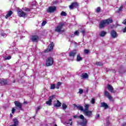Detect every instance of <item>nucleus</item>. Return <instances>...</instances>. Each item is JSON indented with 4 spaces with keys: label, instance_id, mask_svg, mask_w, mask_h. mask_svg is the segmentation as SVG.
Wrapping results in <instances>:
<instances>
[{
    "label": "nucleus",
    "instance_id": "1",
    "mask_svg": "<svg viewBox=\"0 0 126 126\" xmlns=\"http://www.w3.org/2000/svg\"><path fill=\"white\" fill-rule=\"evenodd\" d=\"M78 119H80L82 120H78L77 121L78 125H79L81 126H87V119H85L84 116L82 114H81L80 116H77Z\"/></svg>",
    "mask_w": 126,
    "mask_h": 126
},
{
    "label": "nucleus",
    "instance_id": "2",
    "mask_svg": "<svg viewBox=\"0 0 126 126\" xmlns=\"http://www.w3.org/2000/svg\"><path fill=\"white\" fill-rule=\"evenodd\" d=\"M112 22H113L112 19L102 20L99 24V28H104V27H105L107 24H110V23H112Z\"/></svg>",
    "mask_w": 126,
    "mask_h": 126
},
{
    "label": "nucleus",
    "instance_id": "3",
    "mask_svg": "<svg viewBox=\"0 0 126 126\" xmlns=\"http://www.w3.org/2000/svg\"><path fill=\"white\" fill-rule=\"evenodd\" d=\"M63 23H60L59 25L55 28L56 32H58V33H63Z\"/></svg>",
    "mask_w": 126,
    "mask_h": 126
},
{
    "label": "nucleus",
    "instance_id": "4",
    "mask_svg": "<svg viewBox=\"0 0 126 126\" xmlns=\"http://www.w3.org/2000/svg\"><path fill=\"white\" fill-rule=\"evenodd\" d=\"M75 55H76V50L70 51L69 53L68 59L70 60V61H73L74 56H75Z\"/></svg>",
    "mask_w": 126,
    "mask_h": 126
},
{
    "label": "nucleus",
    "instance_id": "5",
    "mask_svg": "<svg viewBox=\"0 0 126 126\" xmlns=\"http://www.w3.org/2000/svg\"><path fill=\"white\" fill-rule=\"evenodd\" d=\"M53 63H54V60L52 57H49L47 59L46 63V65H47V66L53 65Z\"/></svg>",
    "mask_w": 126,
    "mask_h": 126
},
{
    "label": "nucleus",
    "instance_id": "6",
    "mask_svg": "<svg viewBox=\"0 0 126 126\" xmlns=\"http://www.w3.org/2000/svg\"><path fill=\"white\" fill-rule=\"evenodd\" d=\"M17 14L18 16L20 17H24L25 18V17H27V14L26 13L23 12L22 10H17Z\"/></svg>",
    "mask_w": 126,
    "mask_h": 126
},
{
    "label": "nucleus",
    "instance_id": "7",
    "mask_svg": "<svg viewBox=\"0 0 126 126\" xmlns=\"http://www.w3.org/2000/svg\"><path fill=\"white\" fill-rule=\"evenodd\" d=\"M56 8V6H50L47 9L46 11L49 13H53V12H55Z\"/></svg>",
    "mask_w": 126,
    "mask_h": 126
},
{
    "label": "nucleus",
    "instance_id": "8",
    "mask_svg": "<svg viewBox=\"0 0 126 126\" xmlns=\"http://www.w3.org/2000/svg\"><path fill=\"white\" fill-rule=\"evenodd\" d=\"M104 95L106 96V97H107V98H108L110 101L114 102V98L111 95H110V93H109L108 92L105 91Z\"/></svg>",
    "mask_w": 126,
    "mask_h": 126
},
{
    "label": "nucleus",
    "instance_id": "9",
    "mask_svg": "<svg viewBox=\"0 0 126 126\" xmlns=\"http://www.w3.org/2000/svg\"><path fill=\"white\" fill-rule=\"evenodd\" d=\"M14 104L16 107H17V109H18V110H20L21 111H22V103H20L19 101H16L14 102Z\"/></svg>",
    "mask_w": 126,
    "mask_h": 126
},
{
    "label": "nucleus",
    "instance_id": "10",
    "mask_svg": "<svg viewBox=\"0 0 126 126\" xmlns=\"http://www.w3.org/2000/svg\"><path fill=\"white\" fill-rule=\"evenodd\" d=\"M54 46H55V44H54V43L52 42L50 43L49 45L47 50L45 51V53H47V52H50V51H52V50L54 49Z\"/></svg>",
    "mask_w": 126,
    "mask_h": 126
},
{
    "label": "nucleus",
    "instance_id": "11",
    "mask_svg": "<svg viewBox=\"0 0 126 126\" xmlns=\"http://www.w3.org/2000/svg\"><path fill=\"white\" fill-rule=\"evenodd\" d=\"M84 113L85 116H86L88 118H92V111L90 110H87V111L86 110H84Z\"/></svg>",
    "mask_w": 126,
    "mask_h": 126
},
{
    "label": "nucleus",
    "instance_id": "12",
    "mask_svg": "<svg viewBox=\"0 0 126 126\" xmlns=\"http://www.w3.org/2000/svg\"><path fill=\"white\" fill-rule=\"evenodd\" d=\"M110 35L112 38H113V39H115V38H117V37H118V34L115 31H112L111 32Z\"/></svg>",
    "mask_w": 126,
    "mask_h": 126
},
{
    "label": "nucleus",
    "instance_id": "13",
    "mask_svg": "<svg viewBox=\"0 0 126 126\" xmlns=\"http://www.w3.org/2000/svg\"><path fill=\"white\" fill-rule=\"evenodd\" d=\"M31 40L32 42L36 43L38 42V40H39V37L37 35H33L31 38Z\"/></svg>",
    "mask_w": 126,
    "mask_h": 126
},
{
    "label": "nucleus",
    "instance_id": "14",
    "mask_svg": "<svg viewBox=\"0 0 126 126\" xmlns=\"http://www.w3.org/2000/svg\"><path fill=\"white\" fill-rule=\"evenodd\" d=\"M107 89L111 93H116V92L114 91V88H113V86H112L111 85H107Z\"/></svg>",
    "mask_w": 126,
    "mask_h": 126
},
{
    "label": "nucleus",
    "instance_id": "15",
    "mask_svg": "<svg viewBox=\"0 0 126 126\" xmlns=\"http://www.w3.org/2000/svg\"><path fill=\"white\" fill-rule=\"evenodd\" d=\"M77 6H78V4L77 3V2H74L70 5L69 7L70 9H73L74 7H77Z\"/></svg>",
    "mask_w": 126,
    "mask_h": 126
},
{
    "label": "nucleus",
    "instance_id": "16",
    "mask_svg": "<svg viewBox=\"0 0 126 126\" xmlns=\"http://www.w3.org/2000/svg\"><path fill=\"white\" fill-rule=\"evenodd\" d=\"M74 107L75 108H77L78 110H80V111H82V112H84V109H83V106L81 105H77L76 104H74Z\"/></svg>",
    "mask_w": 126,
    "mask_h": 126
},
{
    "label": "nucleus",
    "instance_id": "17",
    "mask_svg": "<svg viewBox=\"0 0 126 126\" xmlns=\"http://www.w3.org/2000/svg\"><path fill=\"white\" fill-rule=\"evenodd\" d=\"M7 83L6 80L4 79H0V84L1 85H5Z\"/></svg>",
    "mask_w": 126,
    "mask_h": 126
},
{
    "label": "nucleus",
    "instance_id": "18",
    "mask_svg": "<svg viewBox=\"0 0 126 126\" xmlns=\"http://www.w3.org/2000/svg\"><path fill=\"white\" fill-rule=\"evenodd\" d=\"M11 15H12V11L10 10L8 12H7V13L5 17L6 19H7V18H8V17H10Z\"/></svg>",
    "mask_w": 126,
    "mask_h": 126
},
{
    "label": "nucleus",
    "instance_id": "19",
    "mask_svg": "<svg viewBox=\"0 0 126 126\" xmlns=\"http://www.w3.org/2000/svg\"><path fill=\"white\" fill-rule=\"evenodd\" d=\"M81 77H82L83 79L88 78V74L86 73H84L81 75Z\"/></svg>",
    "mask_w": 126,
    "mask_h": 126
},
{
    "label": "nucleus",
    "instance_id": "20",
    "mask_svg": "<svg viewBox=\"0 0 126 126\" xmlns=\"http://www.w3.org/2000/svg\"><path fill=\"white\" fill-rule=\"evenodd\" d=\"M101 107H103V108H104V109L106 110V109H108L109 106H108V104H107V103L105 102H101Z\"/></svg>",
    "mask_w": 126,
    "mask_h": 126
},
{
    "label": "nucleus",
    "instance_id": "21",
    "mask_svg": "<svg viewBox=\"0 0 126 126\" xmlns=\"http://www.w3.org/2000/svg\"><path fill=\"white\" fill-rule=\"evenodd\" d=\"M61 105H62V103H61L60 101L57 100V103L54 104V107H56V108H59L61 107Z\"/></svg>",
    "mask_w": 126,
    "mask_h": 126
},
{
    "label": "nucleus",
    "instance_id": "22",
    "mask_svg": "<svg viewBox=\"0 0 126 126\" xmlns=\"http://www.w3.org/2000/svg\"><path fill=\"white\" fill-rule=\"evenodd\" d=\"M84 107L85 108V109H84V111H89V110H88L89 109V107H90V105L88 104H85L84 105Z\"/></svg>",
    "mask_w": 126,
    "mask_h": 126
},
{
    "label": "nucleus",
    "instance_id": "23",
    "mask_svg": "<svg viewBox=\"0 0 126 126\" xmlns=\"http://www.w3.org/2000/svg\"><path fill=\"white\" fill-rule=\"evenodd\" d=\"M82 59L83 58L80 56V54H78L77 55V62H81V61H82Z\"/></svg>",
    "mask_w": 126,
    "mask_h": 126
},
{
    "label": "nucleus",
    "instance_id": "24",
    "mask_svg": "<svg viewBox=\"0 0 126 126\" xmlns=\"http://www.w3.org/2000/svg\"><path fill=\"white\" fill-rule=\"evenodd\" d=\"M106 34H107V32H106L101 31L99 33V36H100V37H104V36H105V35H106Z\"/></svg>",
    "mask_w": 126,
    "mask_h": 126
},
{
    "label": "nucleus",
    "instance_id": "25",
    "mask_svg": "<svg viewBox=\"0 0 126 126\" xmlns=\"http://www.w3.org/2000/svg\"><path fill=\"white\" fill-rule=\"evenodd\" d=\"M62 108L63 110H66V108H67V105H66V104H65V103H63Z\"/></svg>",
    "mask_w": 126,
    "mask_h": 126
},
{
    "label": "nucleus",
    "instance_id": "26",
    "mask_svg": "<svg viewBox=\"0 0 126 126\" xmlns=\"http://www.w3.org/2000/svg\"><path fill=\"white\" fill-rule=\"evenodd\" d=\"M71 119L69 120L68 122H66V124L67 125H69V126H72V122H71Z\"/></svg>",
    "mask_w": 126,
    "mask_h": 126
},
{
    "label": "nucleus",
    "instance_id": "27",
    "mask_svg": "<svg viewBox=\"0 0 126 126\" xmlns=\"http://www.w3.org/2000/svg\"><path fill=\"white\" fill-rule=\"evenodd\" d=\"M62 85V82H58L56 86L57 89H59L60 88V86Z\"/></svg>",
    "mask_w": 126,
    "mask_h": 126
},
{
    "label": "nucleus",
    "instance_id": "28",
    "mask_svg": "<svg viewBox=\"0 0 126 126\" xmlns=\"http://www.w3.org/2000/svg\"><path fill=\"white\" fill-rule=\"evenodd\" d=\"M54 99H56V96L55 95H52L49 97V100H50V101H52V100H54Z\"/></svg>",
    "mask_w": 126,
    "mask_h": 126
},
{
    "label": "nucleus",
    "instance_id": "29",
    "mask_svg": "<svg viewBox=\"0 0 126 126\" xmlns=\"http://www.w3.org/2000/svg\"><path fill=\"white\" fill-rule=\"evenodd\" d=\"M46 103L47 105H48V106L52 105V101L50 99L48 101H47Z\"/></svg>",
    "mask_w": 126,
    "mask_h": 126
},
{
    "label": "nucleus",
    "instance_id": "30",
    "mask_svg": "<svg viewBox=\"0 0 126 126\" xmlns=\"http://www.w3.org/2000/svg\"><path fill=\"white\" fill-rule=\"evenodd\" d=\"M96 65H99V66H103V63L101 62H96Z\"/></svg>",
    "mask_w": 126,
    "mask_h": 126
},
{
    "label": "nucleus",
    "instance_id": "31",
    "mask_svg": "<svg viewBox=\"0 0 126 126\" xmlns=\"http://www.w3.org/2000/svg\"><path fill=\"white\" fill-rule=\"evenodd\" d=\"M31 9H32V8H24V11H26L27 12H29V11H30V10Z\"/></svg>",
    "mask_w": 126,
    "mask_h": 126
},
{
    "label": "nucleus",
    "instance_id": "32",
    "mask_svg": "<svg viewBox=\"0 0 126 126\" xmlns=\"http://www.w3.org/2000/svg\"><path fill=\"white\" fill-rule=\"evenodd\" d=\"M4 59L6 60H10V59H11V56H4Z\"/></svg>",
    "mask_w": 126,
    "mask_h": 126
},
{
    "label": "nucleus",
    "instance_id": "33",
    "mask_svg": "<svg viewBox=\"0 0 126 126\" xmlns=\"http://www.w3.org/2000/svg\"><path fill=\"white\" fill-rule=\"evenodd\" d=\"M61 16H66V13L64 11H62L61 13Z\"/></svg>",
    "mask_w": 126,
    "mask_h": 126
},
{
    "label": "nucleus",
    "instance_id": "34",
    "mask_svg": "<svg viewBox=\"0 0 126 126\" xmlns=\"http://www.w3.org/2000/svg\"><path fill=\"white\" fill-rule=\"evenodd\" d=\"M56 89V85L51 84L50 86V89Z\"/></svg>",
    "mask_w": 126,
    "mask_h": 126
},
{
    "label": "nucleus",
    "instance_id": "35",
    "mask_svg": "<svg viewBox=\"0 0 126 126\" xmlns=\"http://www.w3.org/2000/svg\"><path fill=\"white\" fill-rule=\"evenodd\" d=\"M74 35H75V36H78V35H79V31H76L74 33Z\"/></svg>",
    "mask_w": 126,
    "mask_h": 126
},
{
    "label": "nucleus",
    "instance_id": "36",
    "mask_svg": "<svg viewBox=\"0 0 126 126\" xmlns=\"http://www.w3.org/2000/svg\"><path fill=\"white\" fill-rule=\"evenodd\" d=\"M40 109H41V106H38L36 109V114H37V113H38V112H39V111H40Z\"/></svg>",
    "mask_w": 126,
    "mask_h": 126
},
{
    "label": "nucleus",
    "instance_id": "37",
    "mask_svg": "<svg viewBox=\"0 0 126 126\" xmlns=\"http://www.w3.org/2000/svg\"><path fill=\"white\" fill-rule=\"evenodd\" d=\"M101 10V8L100 7H98L96 9V12L98 13L99 11H100Z\"/></svg>",
    "mask_w": 126,
    "mask_h": 126
},
{
    "label": "nucleus",
    "instance_id": "38",
    "mask_svg": "<svg viewBox=\"0 0 126 126\" xmlns=\"http://www.w3.org/2000/svg\"><path fill=\"white\" fill-rule=\"evenodd\" d=\"M46 24H47V22L46 21H43L42 23V26H45V25H46Z\"/></svg>",
    "mask_w": 126,
    "mask_h": 126
},
{
    "label": "nucleus",
    "instance_id": "39",
    "mask_svg": "<svg viewBox=\"0 0 126 126\" xmlns=\"http://www.w3.org/2000/svg\"><path fill=\"white\" fill-rule=\"evenodd\" d=\"M79 90V93L80 94H82V93H83V90L80 89Z\"/></svg>",
    "mask_w": 126,
    "mask_h": 126
},
{
    "label": "nucleus",
    "instance_id": "40",
    "mask_svg": "<svg viewBox=\"0 0 126 126\" xmlns=\"http://www.w3.org/2000/svg\"><path fill=\"white\" fill-rule=\"evenodd\" d=\"M91 103L92 104H95V99L94 98L92 99Z\"/></svg>",
    "mask_w": 126,
    "mask_h": 126
},
{
    "label": "nucleus",
    "instance_id": "41",
    "mask_svg": "<svg viewBox=\"0 0 126 126\" xmlns=\"http://www.w3.org/2000/svg\"><path fill=\"white\" fill-rule=\"evenodd\" d=\"M81 32V33H82V34H83V35H85V34L86 33V32L84 30H82Z\"/></svg>",
    "mask_w": 126,
    "mask_h": 126
},
{
    "label": "nucleus",
    "instance_id": "42",
    "mask_svg": "<svg viewBox=\"0 0 126 126\" xmlns=\"http://www.w3.org/2000/svg\"><path fill=\"white\" fill-rule=\"evenodd\" d=\"M122 10H123V6H121L120 7V8H119L118 11H122Z\"/></svg>",
    "mask_w": 126,
    "mask_h": 126
},
{
    "label": "nucleus",
    "instance_id": "43",
    "mask_svg": "<svg viewBox=\"0 0 126 126\" xmlns=\"http://www.w3.org/2000/svg\"><path fill=\"white\" fill-rule=\"evenodd\" d=\"M88 53H89V50L86 49L85 50V54H88Z\"/></svg>",
    "mask_w": 126,
    "mask_h": 126
},
{
    "label": "nucleus",
    "instance_id": "44",
    "mask_svg": "<svg viewBox=\"0 0 126 126\" xmlns=\"http://www.w3.org/2000/svg\"><path fill=\"white\" fill-rule=\"evenodd\" d=\"M14 112H15V109H14V108H13L12 109V114H14Z\"/></svg>",
    "mask_w": 126,
    "mask_h": 126
},
{
    "label": "nucleus",
    "instance_id": "45",
    "mask_svg": "<svg viewBox=\"0 0 126 126\" xmlns=\"http://www.w3.org/2000/svg\"><path fill=\"white\" fill-rule=\"evenodd\" d=\"M123 24L126 25V19L123 22Z\"/></svg>",
    "mask_w": 126,
    "mask_h": 126
},
{
    "label": "nucleus",
    "instance_id": "46",
    "mask_svg": "<svg viewBox=\"0 0 126 126\" xmlns=\"http://www.w3.org/2000/svg\"><path fill=\"white\" fill-rule=\"evenodd\" d=\"M99 117H100V115H99V114L96 115V119H99Z\"/></svg>",
    "mask_w": 126,
    "mask_h": 126
},
{
    "label": "nucleus",
    "instance_id": "47",
    "mask_svg": "<svg viewBox=\"0 0 126 126\" xmlns=\"http://www.w3.org/2000/svg\"><path fill=\"white\" fill-rule=\"evenodd\" d=\"M71 37H74V34H71Z\"/></svg>",
    "mask_w": 126,
    "mask_h": 126
},
{
    "label": "nucleus",
    "instance_id": "48",
    "mask_svg": "<svg viewBox=\"0 0 126 126\" xmlns=\"http://www.w3.org/2000/svg\"><path fill=\"white\" fill-rule=\"evenodd\" d=\"M73 117H74V119H75V118H76V115L74 116Z\"/></svg>",
    "mask_w": 126,
    "mask_h": 126
},
{
    "label": "nucleus",
    "instance_id": "49",
    "mask_svg": "<svg viewBox=\"0 0 126 126\" xmlns=\"http://www.w3.org/2000/svg\"><path fill=\"white\" fill-rule=\"evenodd\" d=\"M126 126V123L123 125V126Z\"/></svg>",
    "mask_w": 126,
    "mask_h": 126
},
{
    "label": "nucleus",
    "instance_id": "50",
    "mask_svg": "<svg viewBox=\"0 0 126 126\" xmlns=\"http://www.w3.org/2000/svg\"><path fill=\"white\" fill-rule=\"evenodd\" d=\"M35 3H36V2H34V4H32V5H35Z\"/></svg>",
    "mask_w": 126,
    "mask_h": 126
},
{
    "label": "nucleus",
    "instance_id": "51",
    "mask_svg": "<svg viewBox=\"0 0 126 126\" xmlns=\"http://www.w3.org/2000/svg\"><path fill=\"white\" fill-rule=\"evenodd\" d=\"M54 126H58V125H57V124H55Z\"/></svg>",
    "mask_w": 126,
    "mask_h": 126
},
{
    "label": "nucleus",
    "instance_id": "52",
    "mask_svg": "<svg viewBox=\"0 0 126 126\" xmlns=\"http://www.w3.org/2000/svg\"><path fill=\"white\" fill-rule=\"evenodd\" d=\"M10 116H11V117H12V114H10Z\"/></svg>",
    "mask_w": 126,
    "mask_h": 126
},
{
    "label": "nucleus",
    "instance_id": "53",
    "mask_svg": "<svg viewBox=\"0 0 126 126\" xmlns=\"http://www.w3.org/2000/svg\"><path fill=\"white\" fill-rule=\"evenodd\" d=\"M0 67H1V66H0Z\"/></svg>",
    "mask_w": 126,
    "mask_h": 126
}]
</instances>
